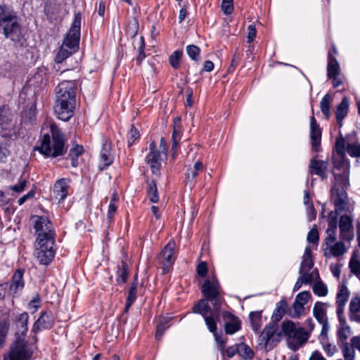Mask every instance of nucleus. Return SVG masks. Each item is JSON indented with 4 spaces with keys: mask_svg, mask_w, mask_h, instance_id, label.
Masks as SVG:
<instances>
[{
    "mask_svg": "<svg viewBox=\"0 0 360 360\" xmlns=\"http://www.w3.org/2000/svg\"><path fill=\"white\" fill-rule=\"evenodd\" d=\"M0 32L13 41H20L22 36L15 13L5 6H0Z\"/></svg>",
    "mask_w": 360,
    "mask_h": 360,
    "instance_id": "nucleus-4",
    "label": "nucleus"
},
{
    "mask_svg": "<svg viewBox=\"0 0 360 360\" xmlns=\"http://www.w3.org/2000/svg\"><path fill=\"white\" fill-rule=\"evenodd\" d=\"M114 157L111 153V145L105 141L101 148L100 152V161L98 167L101 170H104L108 167L113 162Z\"/></svg>",
    "mask_w": 360,
    "mask_h": 360,
    "instance_id": "nucleus-19",
    "label": "nucleus"
},
{
    "mask_svg": "<svg viewBox=\"0 0 360 360\" xmlns=\"http://www.w3.org/2000/svg\"><path fill=\"white\" fill-rule=\"evenodd\" d=\"M337 333L338 345L347 343V340L351 335L352 330L350 326L347 323V320H342V323H339Z\"/></svg>",
    "mask_w": 360,
    "mask_h": 360,
    "instance_id": "nucleus-30",
    "label": "nucleus"
},
{
    "mask_svg": "<svg viewBox=\"0 0 360 360\" xmlns=\"http://www.w3.org/2000/svg\"><path fill=\"white\" fill-rule=\"evenodd\" d=\"M314 262L311 258H302L299 274L300 275H309L314 280L319 278V271L316 269H312Z\"/></svg>",
    "mask_w": 360,
    "mask_h": 360,
    "instance_id": "nucleus-23",
    "label": "nucleus"
},
{
    "mask_svg": "<svg viewBox=\"0 0 360 360\" xmlns=\"http://www.w3.org/2000/svg\"><path fill=\"white\" fill-rule=\"evenodd\" d=\"M182 56V52L180 51H175L169 57V63L174 69L179 68V60Z\"/></svg>",
    "mask_w": 360,
    "mask_h": 360,
    "instance_id": "nucleus-54",
    "label": "nucleus"
},
{
    "mask_svg": "<svg viewBox=\"0 0 360 360\" xmlns=\"http://www.w3.org/2000/svg\"><path fill=\"white\" fill-rule=\"evenodd\" d=\"M61 11L60 4L56 0H47L44 5V13L51 21L56 20Z\"/></svg>",
    "mask_w": 360,
    "mask_h": 360,
    "instance_id": "nucleus-22",
    "label": "nucleus"
},
{
    "mask_svg": "<svg viewBox=\"0 0 360 360\" xmlns=\"http://www.w3.org/2000/svg\"><path fill=\"white\" fill-rule=\"evenodd\" d=\"M54 316L51 311H43L34 323L31 333L34 335L32 338L34 342H37V333L44 329H49L54 325Z\"/></svg>",
    "mask_w": 360,
    "mask_h": 360,
    "instance_id": "nucleus-14",
    "label": "nucleus"
},
{
    "mask_svg": "<svg viewBox=\"0 0 360 360\" xmlns=\"http://www.w3.org/2000/svg\"><path fill=\"white\" fill-rule=\"evenodd\" d=\"M349 110V101L347 97H344L341 103L338 105L335 111V117L340 127L342 126V121L347 116Z\"/></svg>",
    "mask_w": 360,
    "mask_h": 360,
    "instance_id": "nucleus-31",
    "label": "nucleus"
},
{
    "mask_svg": "<svg viewBox=\"0 0 360 360\" xmlns=\"http://www.w3.org/2000/svg\"><path fill=\"white\" fill-rule=\"evenodd\" d=\"M23 269H18L13 276L12 281L9 286V290L11 293L15 294L18 290H22L24 287Z\"/></svg>",
    "mask_w": 360,
    "mask_h": 360,
    "instance_id": "nucleus-27",
    "label": "nucleus"
},
{
    "mask_svg": "<svg viewBox=\"0 0 360 360\" xmlns=\"http://www.w3.org/2000/svg\"><path fill=\"white\" fill-rule=\"evenodd\" d=\"M349 317L351 321L360 323V297L352 298L349 307Z\"/></svg>",
    "mask_w": 360,
    "mask_h": 360,
    "instance_id": "nucleus-26",
    "label": "nucleus"
},
{
    "mask_svg": "<svg viewBox=\"0 0 360 360\" xmlns=\"http://www.w3.org/2000/svg\"><path fill=\"white\" fill-rule=\"evenodd\" d=\"M322 326L321 332V341L327 340H328V332L329 330V324L328 321L319 323Z\"/></svg>",
    "mask_w": 360,
    "mask_h": 360,
    "instance_id": "nucleus-62",
    "label": "nucleus"
},
{
    "mask_svg": "<svg viewBox=\"0 0 360 360\" xmlns=\"http://www.w3.org/2000/svg\"><path fill=\"white\" fill-rule=\"evenodd\" d=\"M287 308V302L285 300H281L277 303L276 309H274L271 316L273 323L277 324V323L283 318L285 314Z\"/></svg>",
    "mask_w": 360,
    "mask_h": 360,
    "instance_id": "nucleus-33",
    "label": "nucleus"
},
{
    "mask_svg": "<svg viewBox=\"0 0 360 360\" xmlns=\"http://www.w3.org/2000/svg\"><path fill=\"white\" fill-rule=\"evenodd\" d=\"M335 181L333 182V187L339 188L347 189L349 186V172L347 165L345 166L344 172L340 174H334Z\"/></svg>",
    "mask_w": 360,
    "mask_h": 360,
    "instance_id": "nucleus-32",
    "label": "nucleus"
},
{
    "mask_svg": "<svg viewBox=\"0 0 360 360\" xmlns=\"http://www.w3.org/2000/svg\"><path fill=\"white\" fill-rule=\"evenodd\" d=\"M209 300L206 299H201L193 307V312L195 314H200L202 317L208 316V314L217 313L219 311H215L213 308L211 309L208 304Z\"/></svg>",
    "mask_w": 360,
    "mask_h": 360,
    "instance_id": "nucleus-25",
    "label": "nucleus"
},
{
    "mask_svg": "<svg viewBox=\"0 0 360 360\" xmlns=\"http://www.w3.org/2000/svg\"><path fill=\"white\" fill-rule=\"evenodd\" d=\"M310 297L309 291H303L298 293L295 297V301L302 303L303 305L306 304Z\"/></svg>",
    "mask_w": 360,
    "mask_h": 360,
    "instance_id": "nucleus-59",
    "label": "nucleus"
},
{
    "mask_svg": "<svg viewBox=\"0 0 360 360\" xmlns=\"http://www.w3.org/2000/svg\"><path fill=\"white\" fill-rule=\"evenodd\" d=\"M339 346L342 348L345 360H354L355 355L354 349L356 348L352 345V342L351 344H349L348 342L340 344Z\"/></svg>",
    "mask_w": 360,
    "mask_h": 360,
    "instance_id": "nucleus-40",
    "label": "nucleus"
},
{
    "mask_svg": "<svg viewBox=\"0 0 360 360\" xmlns=\"http://www.w3.org/2000/svg\"><path fill=\"white\" fill-rule=\"evenodd\" d=\"M204 166L200 161L196 162L193 167L188 168L186 173V179L187 184H189L190 187H193L195 184V177L198 176L199 172H202Z\"/></svg>",
    "mask_w": 360,
    "mask_h": 360,
    "instance_id": "nucleus-28",
    "label": "nucleus"
},
{
    "mask_svg": "<svg viewBox=\"0 0 360 360\" xmlns=\"http://www.w3.org/2000/svg\"><path fill=\"white\" fill-rule=\"evenodd\" d=\"M76 103V84L74 81H63L56 88L54 111L58 119L69 120L73 115Z\"/></svg>",
    "mask_w": 360,
    "mask_h": 360,
    "instance_id": "nucleus-1",
    "label": "nucleus"
},
{
    "mask_svg": "<svg viewBox=\"0 0 360 360\" xmlns=\"http://www.w3.org/2000/svg\"><path fill=\"white\" fill-rule=\"evenodd\" d=\"M277 330L278 325L275 323H271L266 326L258 338L257 347L270 349L274 347L275 342H278L280 337L283 335L282 330L280 332H277Z\"/></svg>",
    "mask_w": 360,
    "mask_h": 360,
    "instance_id": "nucleus-6",
    "label": "nucleus"
},
{
    "mask_svg": "<svg viewBox=\"0 0 360 360\" xmlns=\"http://www.w3.org/2000/svg\"><path fill=\"white\" fill-rule=\"evenodd\" d=\"M346 150L350 156L359 158L357 161L360 163V144L349 143Z\"/></svg>",
    "mask_w": 360,
    "mask_h": 360,
    "instance_id": "nucleus-48",
    "label": "nucleus"
},
{
    "mask_svg": "<svg viewBox=\"0 0 360 360\" xmlns=\"http://www.w3.org/2000/svg\"><path fill=\"white\" fill-rule=\"evenodd\" d=\"M349 267L351 272L360 278V257L354 253L350 259Z\"/></svg>",
    "mask_w": 360,
    "mask_h": 360,
    "instance_id": "nucleus-39",
    "label": "nucleus"
},
{
    "mask_svg": "<svg viewBox=\"0 0 360 360\" xmlns=\"http://www.w3.org/2000/svg\"><path fill=\"white\" fill-rule=\"evenodd\" d=\"M169 320L167 319H163L157 326V330L155 333L156 339H160L163 335L165 330L169 327Z\"/></svg>",
    "mask_w": 360,
    "mask_h": 360,
    "instance_id": "nucleus-51",
    "label": "nucleus"
},
{
    "mask_svg": "<svg viewBox=\"0 0 360 360\" xmlns=\"http://www.w3.org/2000/svg\"><path fill=\"white\" fill-rule=\"evenodd\" d=\"M201 291L206 300L212 302L215 311H219L222 302L220 286L217 280H206L201 287Z\"/></svg>",
    "mask_w": 360,
    "mask_h": 360,
    "instance_id": "nucleus-7",
    "label": "nucleus"
},
{
    "mask_svg": "<svg viewBox=\"0 0 360 360\" xmlns=\"http://www.w3.org/2000/svg\"><path fill=\"white\" fill-rule=\"evenodd\" d=\"M312 289L314 293L320 297L326 296L328 293L327 286L321 281L315 283L312 287Z\"/></svg>",
    "mask_w": 360,
    "mask_h": 360,
    "instance_id": "nucleus-47",
    "label": "nucleus"
},
{
    "mask_svg": "<svg viewBox=\"0 0 360 360\" xmlns=\"http://www.w3.org/2000/svg\"><path fill=\"white\" fill-rule=\"evenodd\" d=\"M328 307L327 303L316 302L313 307V315L319 323L327 321L326 309Z\"/></svg>",
    "mask_w": 360,
    "mask_h": 360,
    "instance_id": "nucleus-29",
    "label": "nucleus"
},
{
    "mask_svg": "<svg viewBox=\"0 0 360 360\" xmlns=\"http://www.w3.org/2000/svg\"><path fill=\"white\" fill-rule=\"evenodd\" d=\"M330 194L331 199L335 206L336 210H345L348 203L346 189L332 187L330 190Z\"/></svg>",
    "mask_w": 360,
    "mask_h": 360,
    "instance_id": "nucleus-18",
    "label": "nucleus"
},
{
    "mask_svg": "<svg viewBox=\"0 0 360 360\" xmlns=\"http://www.w3.org/2000/svg\"><path fill=\"white\" fill-rule=\"evenodd\" d=\"M304 306L302 303H299L295 300L292 304V311L290 312V316L293 318L299 317L304 311Z\"/></svg>",
    "mask_w": 360,
    "mask_h": 360,
    "instance_id": "nucleus-55",
    "label": "nucleus"
},
{
    "mask_svg": "<svg viewBox=\"0 0 360 360\" xmlns=\"http://www.w3.org/2000/svg\"><path fill=\"white\" fill-rule=\"evenodd\" d=\"M34 255L40 264L49 265L54 258L53 245L55 239L49 238V240L36 241Z\"/></svg>",
    "mask_w": 360,
    "mask_h": 360,
    "instance_id": "nucleus-10",
    "label": "nucleus"
},
{
    "mask_svg": "<svg viewBox=\"0 0 360 360\" xmlns=\"http://www.w3.org/2000/svg\"><path fill=\"white\" fill-rule=\"evenodd\" d=\"M41 306V299L37 294L29 303V308L36 311Z\"/></svg>",
    "mask_w": 360,
    "mask_h": 360,
    "instance_id": "nucleus-63",
    "label": "nucleus"
},
{
    "mask_svg": "<svg viewBox=\"0 0 360 360\" xmlns=\"http://www.w3.org/2000/svg\"><path fill=\"white\" fill-rule=\"evenodd\" d=\"M147 183V195L150 200L153 202H158L159 195L158 192L157 184L155 180H148Z\"/></svg>",
    "mask_w": 360,
    "mask_h": 360,
    "instance_id": "nucleus-35",
    "label": "nucleus"
},
{
    "mask_svg": "<svg viewBox=\"0 0 360 360\" xmlns=\"http://www.w3.org/2000/svg\"><path fill=\"white\" fill-rule=\"evenodd\" d=\"M307 240L311 243H316L319 241V232L316 228L311 229L307 234Z\"/></svg>",
    "mask_w": 360,
    "mask_h": 360,
    "instance_id": "nucleus-61",
    "label": "nucleus"
},
{
    "mask_svg": "<svg viewBox=\"0 0 360 360\" xmlns=\"http://www.w3.org/2000/svg\"><path fill=\"white\" fill-rule=\"evenodd\" d=\"M330 252L334 257H339L343 255L347 249L342 242H336L334 245H330L329 247Z\"/></svg>",
    "mask_w": 360,
    "mask_h": 360,
    "instance_id": "nucleus-41",
    "label": "nucleus"
},
{
    "mask_svg": "<svg viewBox=\"0 0 360 360\" xmlns=\"http://www.w3.org/2000/svg\"><path fill=\"white\" fill-rule=\"evenodd\" d=\"M32 219L34 228L37 233L36 241L49 240V238L55 239V231L51 222L46 217L33 216Z\"/></svg>",
    "mask_w": 360,
    "mask_h": 360,
    "instance_id": "nucleus-9",
    "label": "nucleus"
},
{
    "mask_svg": "<svg viewBox=\"0 0 360 360\" xmlns=\"http://www.w3.org/2000/svg\"><path fill=\"white\" fill-rule=\"evenodd\" d=\"M186 51L189 57L193 60H198L200 49L195 45H188L186 47Z\"/></svg>",
    "mask_w": 360,
    "mask_h": 360,
    "instance_id": "nucleus-49",
    "label": "nucleus"
},
{
    "mask_svg": "<svg viewBox=\"0 0 360 360\" xmlns=\"http://www.w3.org/2000/svg\"><path fill=\"white\" fill-rule=\"evenodd\" d=\"M129 266L125 262L122 261L118 271V282L125 283L128 276Z\"/></svg>",
    "mask_w": 360,
    "mask_h": 360,
    "instance_id": "nucleus-46",
    "label": "nucleus"
},
{
    "mask_svg": "<svg viewBox=\"0 0 360 360\" xmlns=\"http://www.w3.org/2000/svg\"><path fill=\"white\" fill-rule=\"evenodd\" d=\"M28 320L29 314L25 311L13 315L12 321L16 330L15 340L18 338H23L27 335Z\"/></svg>",
    "mask_w": 360,
    "mask_h": 360,
    "instance_id": "nucleus-15",
    "label": "nucleus"
},
{
    "mask_svg": "<svg viewBox=\"0 0 360 360\" xmlns=\"http://www.w3.org/2000/svg\"><path fill=\"white\" fill-rule=\"evenodd\" d=\"M81 20L80 13L75 15L70 29L56 56L55 61L57 63H61L78 50L80 39Z\"/></svg>",
    "mask_w": 360,
    "mask_h": 360,
    "instance_id": "nucleus-3",
    "label": "nucleus"
},
{
    "mask_svg": "<svg viewBox=\"0 0 360 360\" xmlns=\"http://www.w3.org/2000/svg\"><path fill=\"white\" fill-rule=\"evenodd\" d=\"M282 333L287 338L288 347L297 350L309 339V333L302 327H297L291 321H284L281 323Z\"/></svg>",
    "mask_w": 360,
    "mask_h": 360,
    "instance_id": "nucleus-5",
    "label": "nucleus"
},
{
    "mask_svg": "<svg viewBox=\"0 0 360 360\" xmlns=\"http://www.w3.org/2000/svg\"><path fill=\"white\" fill-rule=\"evenodd\" d=\"M213 335L218 347L219 348L220 351L224 353L226 340L221 338V333L219 334L218 333H214Z\"/></svg>",
    "mask_w": 360,
    "mask_h": 360,
    "instance_id": "nucleus-60",
    "label": "nucleus"
},
{
    "mask_svg": "<svg viewBox=\"0 0 360 360\" xmlns=\"http://www.w3.org/2000/svg\"><path fill=\"white\" fill-rule=\"evenodd\" d=\"M140 136V134L136 128L131 126L130 130L127 134V143L129 146H131L134 141L138 139Z\"/></svg>",
    "mask_w": 360,
    "mask_h": 360,
    "instance_id": "nucleus-53",
    "label": "nucleus"
},
{
    "mask_svg": "<svg viewBox=\"0 0 360 360\" xmlns=\"http://www.w3.org/2000/svg\"><path fill=\"white\" fill-rule=\"evenodd\" d=\"M224 319L225 320L224 330L226 334L232 335L240 329V321L234 315L225 312Z\"/></svg>",
    "mask_w": 360,
    "mask_h": 360,
    "instance_id": "nucleus-21",
    "label": "nucleus"
},
{
    "mask_svg": "<svg viewBox=\"0 0 360 360\" xmlns=\"http://www.w3.org/2000/svg\"><path fill=\"white\" fill-rule=\"evenodd\" d=\"M118 200H119V198H118L117 194L116 193H114L112 194V197L109 203L108 209L107 217L110 222L112 220L113 216L117 210V204Z\"/></svg>",
    "mask_w": 360,
    "mask_h": 360,
    "instance_id": "nucleus-42",
    "label": "nucleus"
},
{
    "mask_svg": "<svg viewBox=\"0 0 360 360\" xmlns=\"http://www.w3.org/2000/svg\"><path fill=\"white\" fill-rule=\"evenodd\" d=\"M175 259V243L171 240L165 246L158 256V261L162 265L161 269L163 274L170 271Z\"/></svg>",
    "mask_w": 360,
    "mask_h": 360,
    "instance_id": "nucleus-12",
    "label": "nucleus"
},
{
    "mask_svg": "<svg viewBox=\"0 0 360 360\" xmlns=\"http://www.w3.org/2000/svg\"><path fill=\"white\" fill-rule=\"evenodd\" d=\"M327 236L324 240V244L329 247L336 240V231L335 230H326Z\"/></svg>",
    "mask_w": 360,
    "mask_h": 360,
    "instance_id": "nucleus-58",
    "label": "nucleus"
},
{
    "mask_svg": "<svg viewBox=\"0 0 360 360\" xmlns=\"http://www.w3.org/2000/svg\"><path fill=\"white\" fill-rule=\"evenodd\" d=\"M70 180L68 179L62 178L57 180L53 188V194L58 202L63 201L68 195V188Z\"/></svg>",
    "mask_w": 360,
    "mask_h": 360,
    "instance_id": "nucleus-20",
    "label": "nucleus"
},
{
    "mask_svg": "<svg viewBox=\"0 0 360 360\" xmlns=\"http://www.w3.org/2000/svg\"><path fill=\"white\" fill-rule=\"evenodd\" d=\"M314 281L309 275H300L293 287V292L299 290L302 284H311Z\"/></svg>",
    "mask_w": 360,
    "mask_h": 360,
    "instance_id": "nucleus-45",
    "label": "nucleus"
},
{
    "mask_svg": "<svg viewBox=\"0 0 360 360\" xmlns=\"http://www.w3.org/2000/svg\"><path fill=\"white\" fill-rule=\"evenodd\" d=\"M16 122L8 105L0 106V135L3 137H12L16 135Z\"/></svg>",
    "mask_w": 360,
    "mask_h": 360,
    "instance_id": "nucleus-11",
    "label": "nucleus"
},
{
    "mask_svg": "<svg viewBox=\"0 0 360 360\" xmlns=\"http://www.w3.org/2000/svg\"><path fill=\"white\" fill-rule=\"evenodd\" d=\"M27 181L25 179H21L20 180L19 183L16 185H14L11 187V190L16 193H21L22 192L25 188L27 187Z\"/></svg>",
    "mask_w": 360,
    "mask_h": 360,
    "instance_id": "nucleus-64",
    "label": "nucleus"
},
{
    "mask_svg": "<svg viewBox=\"0 0 360 360\" xmlns=\"http://www.w3.org/2000/svg\"><path fill=\"white\" fill-rule=\"evenodd\" d=\"M10 323L8 320H4L0 323V347L2 346L5 338L9 330Z\"/></svg>",
    "mask_w": 360,
    "mask_h": 360,
    "instance_id": "nucleus-50",
    "label": "nucleus"
},
{
    "mask_svg": "<svg viewBox=\"0 0 360 360\" xmlns=\"http://www.w3.org/2000/svg\"><path fill=\"white\" fill-rule=\"evenodd\" d=\"M328 165L327 161L313 159L311 160L309 172L311 174L319 176L322 179H327L328 176L326 171L327 170Z\"/></svg>",
    "mask_w": 360,
    "mask_h": 360,
    "instance_id": "nucleus-24",
    "label": "nucleus"
},
{
    "mask_svg": "<svg viewBox=\"0 0 360 360\" xmlns=\"http://www.w3.org/2000/svg\"><path fill=\"white\" fill-rule=\"evenodd\" d=\"M218 317V312L211 314L205 317H204L205 324L207 327V329L210 332L212 333L213 334L214 333H217V323L214 318Z\"/></svg>",
    "mask_w": 360,
    "mask_h": 360,
    "instance_id": "nucleus-44",
    "label": "nucleus"
},
{
    "mask_svg": "<svg viewBox=\"0 0 360 360\" xmlns=\"http://www.w3.org/2000/svg\"><path fill=\"white\" fill-rule=\"evenodd\" d=\"M51 136L44 134L39 146H36L35 150L47 157L56 158L65 154L67 147L65 146L64 135L55 125L51 126Z\"/></svg>",
    "mask_w": 360,
    "mask_h": 360,
    "instance_id": "nucleus-2",
    "label": "nucleus"
},
{
    "mask_svg": "<svg viewBox=\"0 0 360 360\" xmlns=\"http://www.w3.org/2000/svg\"><path fill=\"white\" fill-rule=\"evenodd\" d=\"M149 153L146 156L145 161L149 165L153 174L160 175L162 161L160 150H158L156 144L152 141L149 144Z\"/></svg>",
    "mask_w": 360,
    "mask_h": 360,
    "instance_id": "nucleus-13",
    "label": "nucleus"
},
{
    "mask_svg": "<svg viewBox=\"0 0 360 360\" xmlns=\"http://www.w3.org/2000/svg\"><path fill=\"white\" fill-rule=\"evenodd\" d=\"M333 98L329 94H326L320 102V108L322 113L327 119L330 116V108Z\"/></svg>",
    "mask_w": 360,
    "mask_h": 360,
    "instance_id": "nucleus-36",
    "label": "nucleus"
},
{
    "mask_svg": "<svg viewBox=\"0 0 360 360\" xmlns=\"http://www.w3.org/2000/svg\"><path fill=\"white\" fill-rule=\"evenodd\" d=\"M251 326L255 332H258L262 326V311H252L250 314Z\"/></svg>",
    "mask_w": 360,
    "mask_h": 360,
    "instance_id": "nucleus-38",
    "label": "nucleus"
},
{
    "mask_svg": "<svg viewBox=\"0 0 360 360\" xmlns=\"http://www.w3.org/2000/svg\"><path fill=\"white\" fill-rule=\"evenodd\" d=\"M353 219L347 214L342 215L340 218V238L346 241H349L353 238L352 225Z\"/></svg>",
    "mask_w": 360,
    "mask_h": 360,
    "instance_id": "nucleus-16",
    "label": "nucleus"
},
{
    "mask_svg": "<svg viewBox=\"0 0 360 360\" xmlns=\"http://www.w3.org/2000/svg\"><path fill=\"white\" fill-rule=\"evenodd\" d=\"M349 295V293L347 288L345 285H342L336 296V303L345 304L348 300Z\"/></svg>",
    "mask_w": 360,
    "mask_h": 360,
    "instance_id": "nucleus-43",
    "label": "nucleus"
},
{
    "mask_svg": "<svg viewBox=\"0 0 360 360\" xmlns=\"http://www.w3.org/2000/svg\"><path fill=\"white\" fill-rule=\"evenodd\" d=\"M328 76L329 78L338 76L340 72V65L337 59L330 53L328 55V63L327 67Z\"/></svg>",
    "mask_w": 360,
    "mask_h": 360,
    "instance_id": "nucleus-34",
    "label": "nucleus"
},
{
    "mask_svg": "<svg viewBox=\"0 0 360 360\" xmlns=\"http://www.w3.org/2000/svg\"><path fill=\"white\" fill-rule=\"evenodd\" d=\"M233 0H222L221 9L225 15H230L233 10Z\"/></svg>",
    "mask_w": 360,
    "mask_h": 360,
    "instance_id": "nucleus-57",
    "label": "nucleus"
},
{
    "mask_svg": "<svg viewBox=\"0 0 360 360\" xmlns=\"http://www.w3.org/2000/svg\"><path fill=\"white\" fill-rule=\"evenodd\" d=\"M137 285H138V278L136 276L134 278V281L132 283L128 292V296L127 299L135 301L136 299V290H137Z\"/></svg>",
    "mask_w": 360,
    "mask_h": 360,
    "instance_id": "nucleus-56",
    "label": "nucleus"
},
{
    "mask_svg": "<svg viewBox=\"0 0 360 360\" xmlns=\"http://www.w3.org/2000/svg\"><path fill=\"white\" fill-rule=\"evenodd\" d=\"M321 129L316 122L315 117H310V141L311 149L315 152L321 150Z\"/></svg>",
    "mask_w": 360,
    "mask_h": 360,
    "instance_id": "nucleus-17",
    "label": "nucleus"
},
{
    "mask_svg": "<svg viewBox=\"0 0 360 360\" xmlns=\"http://www.w3.org/2000/svg\"><path fill=\"white\" fill-rule=\"evenodd\" d=\"M33 351L24 338H18L11 345L9 353L4 360H32Z\"/></svg>",
    "mask_w": 360,
    "mask_h": 360,
    "instance_id": "nucleus-8",
    "label": "nucleus"
},
{
    "mask_svg": "<svg viewBox=\"0 0 360 360\" xmlns=\"http://www.w3.org/2000/svg\"><path fill=\"white\" fill-rule=\"evenodd\" d=\"M237 353L245 359H252L255 355L253 350L245 343L237 345Z\"/></svg>",
    "mask_w": 360,
    "mask_h": 360,
    "instance_id": "nucleus-37",
    "label": "nucleus"
},
{
    "mask_svg": "<svg viewBox=\"0 0 360 360\" xmlns=\"http://www.w3.org/2000/svg\"><path fill=\"white\" fill-rule=\"evenodd\" d=\"M321 343L322 345V348L324 351V352L328 356H332L336 352L337 348L335 345L329 343L327 340H323L321 341Z\"/></svg>",
    "mask_w": 360,
    "mask_h": 360,
    "instance_id": "nucleus-52",
    "label": "nucleus"
}]
</instances>
